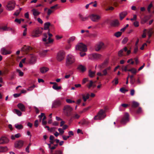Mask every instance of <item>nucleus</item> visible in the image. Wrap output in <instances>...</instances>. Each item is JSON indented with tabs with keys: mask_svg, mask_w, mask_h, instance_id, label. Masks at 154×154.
I'll use <instances>...</instances> for the list:
<instances>
[{
	"mask_svg": "<svg viewBox=\"0 0 154 154\" xmlns=\"http://www.w3.org/2000/svg\"><path fill=\"white\" fill-rule=\"evenodd\" d=\"M82 96L83 101L85 102L89 98L90 94L88 93L86 94H82Z\"/></svg>",
	"mask_w": 154,
	"mask_h": 154,
	"instance_id": "obj_27",
	"label": "nucleus"
},
{
	"mask_svg": "<svg viewBox=\"0 0 154 154\" xmlns=\"http://www.w3.org/2000/svg\"><path fill=\"white\" fill-rule=\"evenodd\" d=\"M15 7V3L14 1H10L8 2L7 5V9L9 11L13 10Z\"/></svg>",
	"mask_w": 154,
	"mask_h": 154,
	"instance_id": "obj_10",
	"label": "nucleus"
},
{
	"mask_svg": "<svg viewBox=\"0 0 154 154\" xmlns=\"http://www.w3.org/2000/svg\"><path fill=\"white\" fill-rule=\"evenodd\" d=\"M119 25V21L118 20H115L112 21L110 25L113 27H117Z\"/></svg>",
	"mask_w": 154,
	"mask_h": 154,
	"instance_id": "obj_22",
	"label": "nucleus"
},
{
	"mask_svg": "<svg viewBox=\"0 0 154 154\" xmlns=\"http://www.w3.org/2000/svg\"><path fill=\"white\" fill-rule=\"evenodd\" d=\"M130 105L127 104L123 103L121 104L120 106H121L124 108H126L128 106H129Z\"/></svg>",
	"mask_w": 154,
	"mask_h": 154,
	"instance_id": "obj_55",
	"label": "nucleus"
},
{
	"mask_svg": "<svg viewBox=\"0 0 154 154\" xmlns=\"http://www.w3.org/2000/svg\"><path fill=\"white\" fill-rule=\"evenodd\" d=\"M127 14V11H123L119 14V17L120 19L122 20Z\"/></svg>",
	"mask_w": 154,
	"mask_h": 154,
	"instance_id": "obj_24",
	"label": "nucleus"
},
{
	"mask_svg": "<svg viewBox=\"0 0 154 154\" xmlns=\"http://www.w3.org/2000/svg\"><path fill=\"white\" fill-rule=\"evenodd\" d=\"M58 5L56 4L54 6L51 7L50 8L52 9L54 11H55L57 10L58 8L57 7Z\"/></svg>",
	"mask_w": 154,
	"mask_h": 154,
	"instance_id": "obj_43",
	"label": "nucleus"
},
{
	"mask_svg": "<svg viewBox=\"0 0 154 154\" xmlns=\"http://www.w3.org/2000/svg\"><path fill=\"white\" fill-rule=\"evenodd\" d=\"M63 98H58L54 100L52 105V108H57L59 107L62 105V103Z\"/></svg>",
	"mask_w": 154,
	"mask_h": 154,
	"instance_id": "obj_5",
	"label": "nucleus"
},
{
	"mask_svg": "<svg viewBox=\"0 0 154 154\" xmlns=\"http://www.w3.org/2000/svg\"><path fill=\"white\" fill-rule=\"evenodd\" d=\"M77 69L82 72H84L86 70V68L85 66L81 64L78 66Z\"/></svg>",
	"mask_w": 154,
	"mask_h": 154,
	"instance_id": "obj_21",
	"label": "nucleus"
},
{
	"mask_svg": "<svg viewBox=\"0 0 154 154\" xmlns=\"http://www.w3.org/2000/svg\"><path fill=\"white\" fill-rule=\"evenodd\" d=\"M75 60V57L71 54H68L66 57V65L67 66H70L74 63Z\"/></svg>",
	"mask_w": 154,
	"mask_h": 154,
	"instance_id": "obj_4",
	"label": "nucleus"
},
{
	"mask_svg": "<svg viewBox=\"0 0 154 154\" xmlns=\"http://www.w3.org/2000/svg\"><path fill=\"white\" fill-rule=\"evenodd\" d=\"M102 72L103 75L105 76L107 75V71L105 69Z\"/></svg>",
	"mask_w": 154,
	"mask_h": 154,
	"instance_id": "obj_61",
	"label": "nucleus"
},
{
	"mask_svg": "<svg viewBox=\"0 0 154 154\" xmlns=\"http://www.w3.org/2000/svg\"><path fill=\"white\" fill-rule=\"evenodd\" d=\"M72 108L68 105H65L63 109V112L64 115L66 116L69 117L72 115Z\"/></svg>",
	"mask_w": 154,
	"mask_h": 154,
	"instance_id": "obj_2",
	"label": "nucleus"
},
{
	"mask_svg": "<svg viewBox=\"0 0 154 154\" xmlns=\"http://www.w3.org/2000/svg\"><path fill=\"white\" fill-rule=\"evenodd\" d=\"M128 65H126L125 66H123L122 67V70L123 71H125V72H126L128 71V69H127L128 66Z\"/></svg>",
	"mask_w": 154,
	"mask_h": 154,
	"instance_id": "obj_45",
	"label": "nucleus"
},
{
	"mask_svg": "<svg viewBox=\"0 0 154 154\" xmlns=\"http://www.w3.org/2000/svg\"><path fill=\"white\" fill-rule=\"evenodd\" d=\"M20 11L17 10L14 13V15L15 16H17L20 13Z\"/></svg>",
	"mask_w": 154,
	"mask_h": 154,
	"instance_id": "obj_62",
	"label": "nucleus"
},
{
	"mask_svg": "<svg viewBox=\"0 0 154 154\" xmlns=\"http://www.w3.org/2000/svg\"><path fill=\"white\" fill-rule=\"evenodd\" d=\"M50 23L49 22H47L45 23L44 29L45 30H47L49 29L50 26Z\"/></svg>",
	"mask_w": 154,
	"mask_h": 154,
	"instance_id": "obj_35",
	"label": "nucleus"
},
{
	"mask_svg": "<svg viewBox=\"0 0 154 154\" xmlns=\"http://www.w3.org/2000/svg\"><path fill=\"white\" fill-rule=\"evenodd\" d=\"M32 49V48L29 46L24 45L21 49V51L26 53H28Z\"/></svg>",
	"mask_w": 154,
	"mask_h": 154,
	"instance_id": "obj_17",
	"label": "nucleus"
},
{
	"mask_svg": "<svg viewBox=\"0 0 154 154\" xmlns=\"http://www.w3.org/2000/svg\"><path fill=\"white\" fill-rule=\"evenodd\" d=\"M75 39V37H74V36L72 37L69 38V40H68V42L69 43L73 41H74Z\"/></svg>",
	"mask_w": 154,
	"mask_h": 154,
	"instance_id": "obj_52",
	"label": "nucleus"
},
{
	"mask_svg": "<svg viewBox=\"0 0 154 154\" xmlns=\"http://www.w3.org/2000/svg\"><path fill=\"white\" fill-rule=\"evenodd\" d=\"M18 107L21 111L24 112L25 111L26 108L25 106L22 103H19L17 105Z\"/></svg>",
	"mask_w": 154,
	"mask_h": 154,
	"instance_id": "obj_23",
	"label": "nucleus"
},
{
	"mask_svg": "<svg viewBox=\"0 0 154 154\" xmlns=\"http://www.w3.org/2000/svg\"><path fill=\"white\" fill-rule=\"evenodd\" d=\"M58 84L57 83L56 85H53L52 86V88L56 90L61 89V86H58Z\"/></svg>",
	"mask_w": 154,
	"mask_h": 154,
	"instance_id": "obj_37",
	"label": "nucleus"
},
{
	"mask_svg": "<svg viewBox=\"0 0 154 154\" xmlns=\"http://www.w3.org/2000/svg\"><path fill=\"white\" fill-rule=\"evenodd\" d=\"M106 46L102 42H100L96 45L95 47V50L97 51H98L100 49H103L106 48Z\"/></svg>",
	"mask_w": 154,
	"mask_h": 154,
	"instance_id": "obj_11",
	"label": "nucleus"
},
{
	"mask_svg": "<svg viewBox=\"0 0 154 154\" xmlns=\"http://www.w3.org/2000/svg\"><path fill=\"white\" fill-rule=\"evenodd\" d=\"M142 112V110L141 108L140 107H139L136 111V113L137 114H139L141 113Z\"/></svg>",
	"mask_w": 154,
	"mask_h": 154,
	"instance_id": "obj_56",
	"label": "nucleus"
},
{
	"mask_svg": "<svg viewBox=\"0 0 154 154\" xmlns=\"http://www.w3.org/2000/svg\"><path fill=\"white\" fill-rule=\"evenodd\" d=\"M63 139L64 140H66L69 137V136H66L65 135H63L62 136Z\"/></svg>",
	"mask_w": 154,
	"mask_h": 154,
	"instance_id": "obj_63",
	"label": "nucleus"
},
{
	"mask_svg": "<svg viewBox=\"0 0 154 154\" xmlns=\"http://www.w3.org/2000/svg\"><path fill=\"white\" fill-rule=\"evenodd\" d=\"M134 26L136 27H138L139 26V22L137 21L134 22L133 23Z\"/></svg>",
	"mask_w": 154,
	"mask_h": 154,
	"instance_id": "obj_60",
	"label": "nucleus"
},
{
	"mask_svg": "<svg viewBox=\"0 0 154 154\" xmlns=\"http://www.w3.org/2000/svg\"><path fill=\"white\" fill-rule=\"evenodd\" d=\"M35 87V85H33L32 86H31L29 87L28 88H27V90L28 91H31Z\"/></svg>",
	"mask_w": 154,
	"mask_h": 154,
	"instance_id": "obj_48",
	"label": "nucleus"
},
{
	"mask_svg": "<svg viewBox=\"0 0 154 154\" xmlns=\"http://www.w3.org/2000/svg\"><path fill=\"white\" fill-rule=\"evenodd\" d=\"M128 40V39L127 37L125 38L122 41V43L123 44L126 43Z\"/></svg>",
	"mask_w": 154,
	"mask_h": 154,
	"instance_id": "obj_54",
	"label": "nucleus"
},
{
	"mask_svg": "<svg viewBox=\"0 0 154 154\" xmlns=\"http://www.w3.org/2000/svg\"><path fill=\"white\" fill-rule=\"evenodd\" d=\"M28 63L31 64H35L37 60L36 57L33 54H30L27 58Z\"/></svg>",
	"mask_w": 154,
	"mask_h": 154,
	"instance_id": "obj_6",
	"label": "nucleus"
},
{
	"mask_svg": "<svg viewBox=\"0 0 154 154\" xmlns=\"http://www.w3.org/2000/svg\"><path fill=\"white\" fill-rule=\"evenodd\" d=\"M133 75H130V83L131 84H133L135 81V79L133 78Z\"/></svg>",
	"mask_w": 154,
	"mask_h": 154,
	"instance_id": "obj_40",
	"label": "nucleus"
},
{
	"mask_svg": "<svg viewBox=\"0 0 154 154\" xmlns=\"http://www.w3.org/2000/svg\"><path fill=\"white\" fill-rule=\"evenodd\" d=\"M41 33L42 32L40 31L39 29H37L33 31L32 35V36L33 37H37L39 36V35L41 34Z\"/></svg>",
	"mask_w": 154,
	"mask_h": 154,
	"instance_id": "obj_15",
	"label": "nucleus"
},
{
	"mask_svg": "<svg viewBox=\"0 0 154 154\" xmlns=\"http://www.w3.org/2000/svg\"><path fill=\"white\" fill-rule=\"evenodd\" d=\"M15 126L16 128L19 130L22 129L23 128V126L22 125H19L18 124H15Z\"/></svg>",
	"mask_w": 154,
	"mask_h": 154,
	"instance_id": "obj_36",
	"label": "nucleus"
},
{
	"mask_svg": "<svg viewBox=\"0 0 154 154\" xmlns=\"http://www.w3.org/2000/svg\"><path fill=\"white\" fill-rule=\"evenodd\" d=\"M115 82L116 85H117L118 83V79L117 78H115L112 81V82Z\"/></svg>",
	"mask_w": 154,
	"mask_h": 154,
	"instance_id": "obj_51",
	"label": "nucleus"
},
{
	"mask_svg": "<svg viewBox=\"0 0 154 154\" xmlns=\"http://www.w3.org/2000/svg\"><path fill=\"white\" fill-rule=\"evenodd\" d=\"M43 38H42V41L45 42V45L46 46H48V44L53 43L54 40L51 38L53 35L50 32L49 29L48 30L47 33H43Z\"/></svg>",
	"mask_w": 154,
	"mask_h": 154,
	"instance_id": "obj_1",
	"label": "nucleus"
},
{
	"mask_svg": "<svg viewBox=\"0 0 154 154\" xmlns=\"http://www.w3.org/2000/svg\"><path fill=\"white\" fill-rule=\"evenodd\" d=\"M106 116V114L105 110L100 109L97 114L94 117V119L95 120H101L104 119Z\"/></svg>",
	"mask_w": 154,
	"mask_h": 154,
	"instance_id": "obj_3",
	"label": "nucleus"
},
{
	"mask_svg": "<svg viewBox=\"0 0 154 154\" xmlns=\"http://www.w3.org/2000/svg\"><path fill=\"white\" fill-rule=\"evenodd\" d=\"M66 101L68 103H74L75 101L74 100H72L71 99H67L66 100Z\"/></svg>",
	"mask_w": 154,
	"mask_h": 154,
	"instance_id": "obj_53",
	"label": "nucleus"
},
{
	"mask_svg": "<svg viewBox=\"0 0 154 154\" xmlns=\"http://www.w3.org/2000/svg\"><path fill=\"white\" fill-rule=\"evenodd\" d=\"M75 49L84 52H86L87 50L86 46L82 43L78 44L75 47Z\"/></svg>",
	"mask_w": 154,
	"mask_h": 154,
	"instance_id": "obj_7",
	"label": "nucleus"
},
{
	"mask_svg": "<svg viewBox=\"0 0 154 154\" xmlns=\"http://www.w3.org/2000/svg\"><path fill=\"white\" fill-rule=\"evenodd\" d=\"M49 69L46 67H43L40 68V71L41 73H44L47 72L49 70Z\"/></svg>",
	"mask_w": 154,
	"mask_h": 154,
	"instance_id": "obj_25",
	"label": "nucleus"
},
{
	"mask_svg": "<svg viewBox=\"0 0 154 154\" xmlns=\"http://www.w3.org/2000/svg\"><path fill=\"white\" fill-rule=\"evenodd\" d=\"M54 12L52 9L51 8H50L48 9V11L47 12V15L48 16H50L51 14L52 13H53Z\"/></svg>",
	"mask_w": 154,
	"mask_h": 154,
	"instance_id": "obj_41",
	"label": "nucleus"
},
{
	"mask_svg": "<svg viewBox=\"0 0 154 154\" xmlns=\"http://www.w3.org/2000/svg\"><path fill=\"white\" fill-rule=\"evenodd\" d=\"M79 19L82 21H84L88 20V17H84L81 14H79Z\"/></svg>",
	"mask_w": 154,
	"mask_h": 154,
	"instance_id": "obj_26",
	"label": "nucleus"
},
{
	"mask_svg": "<svg viewBox=\"0 0 154 154\" xmlns=\"http://www.w3.org/2000/svg\"><path fill=\"white\" fill-rule=\"evenodd\" d=\"M93 3L94 4L93 5V6L94 7H96L97 6V3L96 1H95L94 2H91L89 4V5H90Z\"/></svg>",
	"mask_w": 154,
	"mask_h": 154,
	"instance_id": "obj_57",
	"label": "nucleus"
},
{
	"mask_svg": "<svg viewBox=\"0 0 154 154\" xmlns=\"http://www.w3.org/2000/svg\"><path fill=\"white\" fill-rule=\"evenodd\" d=\"M23 142L22 140H19L16 142L15 143L14 146L16 148H21L23 146Z\"/></svg>",
	"mask_w": 154,
	"mask_h": 154,
	"instance_id": "obj_18",
	"label": "nucleus"
},
{
	"mask_svg": "<svg viewBox=\"0 0 154 154\" xmlns=\"http://www.w3.org/2000/svg\"><path fill=\"white\" fill-rule=\"evenodd\" d=\"M124 52H127V55H129L131 52L130 50H128L127 48L126 47H124L123 49L120 50L118 52V56L121 57L124 55Z\"/></svg>",
	"mask_w": 154,
	"mask_h": 154,
	"instance_id": "obj_8",
	"label": "nucleus"
},
{
	"mask_svg": "<svg viewBox=\"0 0 154 154\" xmlns=\"http://www.w3.org/2000/svg\"><path fill=\"white\" fill-rule=\"evenodd\" d=\"M65 53L63 51H60L57 54V59L58 61H61L64 58Z\"/></svg>",
	"mask_w": 154,
	"mask_h": 154,
	"instance_id": "obj_9",
	"label": "nucleus"
},
{
	"mask_svg": "<svg viewBox=\"0 0 154 154\" xmlns=\"http://www.w3.org/2000/svg\"><path fill=\"white\" fill-rule=\"evenodd\" d=\"M38 125V120H36L34 122V125L35 127H37Z\"/></svg>",
	"mask_w": 154,
	"mask_h": 154,
	"instance_id": "obj_58",
	"label": "nucleus"
},
{
	"mask_svg": "<svg viewBox=\"0 0 154 154\" xmlns=\"http://www.w3.org/2000/svg\"><path fill=\"white\" fill-rule=\"evenodd\" d=\"M8 148L6 146H1L0 147V152H5L7 151Z\"/></svg>",
	"mask_w": 154,
	"mask_h": 154,
	"instance_id": "obj_32",
	"label": "nucleus"
},
{
	"mask_svg": "<svg viewBox=\"0 0 154 154\" xmlns=\"http://www.w3.org/2000/svg\"><path fill=\"white\" fill-rule=\"evenodd\" d=\"M89 82V84L87 85L88 88L89 89L93 86V84L94 83V82L92 80L90 81Z\"/></svg>",
	"mask_w": 154,
	"mask_h": 154,
	"instance_id": "obj_47",
	"label": "nucleus"
},
{
	"mask_svg": "<svg viewBox=\"0 0 154 154\" xmlns=\"http://www.w3.org/2000/svg\"><path fill=\"white\" fill-rule=\"evenodd\" d=\"M32 11L33 12V14L34 16H37L39 15L40 14V12L37 10H36L35 9H33L32 10Z\"/></svg>",
	"mask_w": 154,
	"mask_h": 154,
	"instance_id": "obj_29",
	"label": "nucleus"
},
{
	"mask_svg": "<svg viewBox=\"0 0 154 154\" xmlns=\"http://www.w3.org/2000/svg\"><path fill=\"white\" fill-rule=\"evenodd\" d=\"M153 33L152 29V28H150L149 29L148 31V34L149 37V38H150L151 36Z\"/></svg>",
	"mask_w": 154,
	"mask_h": 154,
	"instance_id": "obj_38",
	"label": "nucleus"
},
{
	"mask_svg": "<svg viewBox=\"0 0 154 154\" xmlns=\"http://www.w3.org/2000/svg\"><path fill=\"white\" fill-rule=\"evenodd\" d=\"M108 60H106V61H105L104 63H103L102 64H101V67H104L106 66L108 63Z\"/></svg>",
	"mask_w": 154,
	"mask_h": 154,
	"instance_id": "obj_46",
	"label": "nucleus"
},
{
	"mask_svg": "<svg viewBox=\"0 0 154 154\" xmlns=\"http://www.w3.org/2000/svg\"><path fill=\"white\" fill-rule=\"evenodd\" d=\"M152 6V3H151L149 4V5H148V8H147V10L149 13H150V9L151 8Z\"/></svg>",
	"mask_w": 154,
	"mask_h": 154,
	"instance_id": "obj_50",
	"label": "nucleus"
},
{
	"mask_svg": "<svg viewBox=\"0 0 154 154\" xmlns=\"http://www.w3.org/2000/svg\"><path fill=\"white\" fill-rule=\"evenodd\" d=\"M128 71L131 72L132 74H135L137 72L136 69L134 68H133L130 69H128Z\"/></svg>",
	"mask_w": 154,
	"mask_h": 154,
	"instance_id": "obj_34",
	"label": "nucleus"
},
{
	"mask_svg": "<svg viewBox=\"0 0 154 154\" xmlns=\"http://www.w3.org/2000/svg\"><path fill=\"white\" fill-rule=\"evenodd\" d=\"M58 130L60 134H63L64 132V130L63 129L61 128H58Z\"/></svg>",
	"mask_w": 154,
	"mask_h": 154,
	"instance_id": "obj_59",
	"label": "nucleus"
},
{
	"mask_svg": "<svg viewBox=\"0 0 154 154\" xmlns=\"http://www.w3.org/2000/svg\"><path fill=\"white\" fill-rule=\"evenodd\" d=\"M1 53L2 54L7 55L11 54V51L10 50H6L5 48H3L1 49Z\"/></svg>",
	"mask_w": 154,
	"mask_h": 154,
	"instance_id": "obj_19",
	"label": "nucleus"
},
{
	"mask_svg": "<svg viewBox=\"0 0 154 154\" xmlns=\"http://www.w3.org/2000/svg\"><path fill=\"white\" fill-rule=\"evenodd\" d=\"M101 55L98 54H92L89 55V58L91 59L98 60L100 59L101 57Z\"/></svg>",
	"mask_w": 154,
	"mask_h": 154,
	"instance_id": "obj_14",
	"label": "nucleus"
},
{
	"mask_svg": "<svg viewBox=\"0 0 154 154\" xmlns=\"http://www.w3.org/2000/svg\"><path fill=\"white\" fill-rule=\"evenodd\" d=\"M120 91L122 93H125V92H127L128 91L126 89L124 88H122L120 89Z\"/></svg>",
	"mask_w": 154,
	"mask_h": 154,
	"instance_id": "obj_49",
	"label": "nucleus"
},
{
	"mask_svg": "<svg viewBox=\"0 0 154 154\" xmlns=\"http://www.w3.org/2000/svg\"><path fill=\"white\" fill-rule=\"evenodd\" d=\"M88 81V79L87 78H84L82 80V83L83 84H85V83L87 82Z\"/></svg>",
	"mask_w": 154,
	"mask_h": 154,
	"instance_id": "obj_64",
	"label": "nucleus"
},
{
	"mask_svg": "<svg viewBox=\"0 0 154 154\" xmlns=\"http://www.w3.org/2000/svg\"><path fill=\"white\" fill-rule=\"evenodd\" d=\"M150 18L148 16H145L144 17L141 19V23L142 24H144L147 22Z\"/></svg>",
	"mask_w": 154,
	"mask_h": 154,
	"instance_id": "obj_20",
	"label": "nucleus"
},
{
	"mask_svg": "<svg viewBox=\"0 0 154 154\" xmlns=\"http://www.w3.org/2000/svg\"><path fill=\"white\" fill-rule=\"evenodd\" d=\"M129 114L128 112H125L124 117L122 118L120 122L122 124H125L129 120Z\"/></svg>",
	"mask_w": 154,
	"mask_h": 154,
	"instance_id": "obj_12",
	"label": "nucleus"
},
{
	"mask_svg": "<svg viewBox=\"0 0 154 154\" xmlns=\"http://www.w3.org/2000/svg\"><path fill=\"white\" fill-rule=\"evenodd\" d=\"M9 141V139L6 137H2L0 138V144L7 143Z\"/></svg>",
	"mask_w": 154,
	"mask_h": 154,
	"instance_id": "obj_16",
	"label": "nucleus"
},
{
	"mask_svg": "<svg viewBox=\"0 0 154 154\" xmlns=\"http://www.w3.org/2000/svg\"><path fill=\"white\" fill-rule=\"evenodd\" d=\"M13 112L17 114L19 116H21L22 115V112L20 111L18 109H14L13 110Z\"/></svg>",
	"mask_w": 154,
	"mask_h": 154,
	"instance_id": "obj_31",
	"label": "nucleus"
},
{
	"mask_svg": "<svg viewBox=\"0 0 154 154\" xmlns=\"http://www.w3.org/2000/svg\"><path fill=\"white\" fill-rule=\"evenodd\" d=\"M90 17L91 20L93 22H97L101 19V16L96 14H92L90 16Z\"/></svg>",
	"mask_w": 154,
	"mask_h": 154,
	"instance_id": "obj_13",
	"label": "nucleus"
},
{
	"mask_svg": "<svg viewBox=\"0 0 154 154\" xmlns=\"http://www.w3.org/2000/svg\"><path fill=\"white\" fill-rule=\"evenodd\" d=\"M2 30V31L11 30L12 29L10 27H8L6 26H5L0 28V30Z\"/></svg>",
	"mask_w": 154,
	"mask_h": 154,
	"instance_id": "obj_28",
	"label": "nucleus"
},
{
	"mask_svg": "<svg viewBox=\"0 0 154 154\" xmlns=\"http://www.w3.org/2000/svg\"><path fill=\"white\" fill-rule=\"evenodd\" d=\"M80 117V116L77 114L75 113L74 115L71 117V119H78Z\"/></svg>",
	"mask_w": 154,
	"mask_h": 154,
	"instance_id": "obj_39",
	"label": "nucleus"
},
{
	"mask_svg": "<svg viewBox=\"0 0 154 154\" xmlns=\"http://www.w3.org/2000/svg\"><path fill=\"white\" fill-rule=\"evenodd\" d=\"M122 32H116L115 33V36L117 37H120L122 35Z\"/></svg>",
	"mask_w": 154,
	"mask_h": 154,
	"instance_id": "obj_44",
	"label": "nucleus"
},
{
	"mask_svg": "<svg viewBox=\"0 0 154 154\" xmlns=\"http://www.w3.org/2000/svg\"><path fill=\"white\" fill-rule=\"evenodd\" d=\"M139 104L137 102L133 101L132 102V107L134 108H136L139 106Z\"/></svg>",
	"mask_w": 154,
	"mask_h": 154,
	"instance_id": "obj_33",
	"label": "nucleus"
},
{
	"mask_svg": "<svg viewBox=\"0 0 154 154\" xmlns=\"http://www.w3.org/2000/svg\"><path fill=\"white\" fill-rule=\"evenodd\" d=\"M16 70V71L18 73L19 75V76H23L24 73L23 72H22L20 70L18 69H17Z\"/></svg>",
	"mask_w": 154,
	"mask_h": 154,
	"instance_id": "obj_42",
	"label": "nucleus"
},
{
	"mask_svg": "<svg viewBox=\"0 0 154 154\" xmlns=\"http://www.w3.org/2000/svg\"><path fill=\"white\" fill-rule=\"evenodd\" d=\"M95 74V71H92L91 70H90L89 71L88 75L91 78L93 77L94 76Z\"/></svg>",
	"mask_w": 154,
	"mask_h": 154,
	"instance_id": "obj_30",
	"label": "nucleus"
}]
</instances>
